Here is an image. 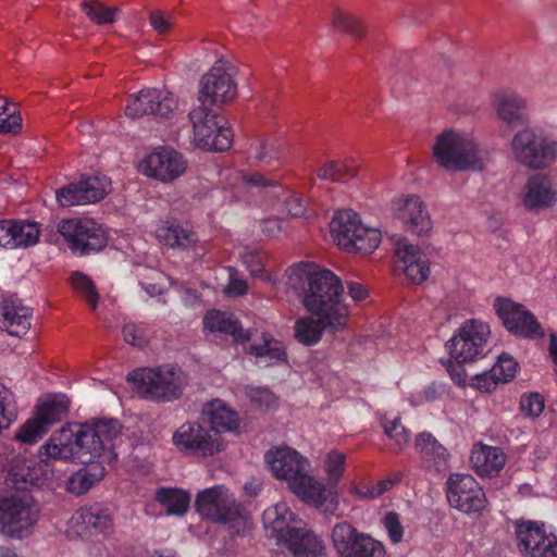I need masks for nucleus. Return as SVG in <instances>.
Listing matches in <instances>:
<instances>
[{"label": "nucleus", "instance_id": "f257e3e1", "mask_svg": "<svg viewBox=\"0 0 557 557\" xmlns=\"http://www.w3.org/2000/svg\"><path fill=\"white\" fill-rule=\"evenodd\" d=\"M121 434L116 419H91L83 424H73L53 432L38 450L39 462L33 467L10 473L9 482L17 490L28 485H44L59 480L50 468L51 461L89 462L95 458L115 461V440Z\"/></svg>", "mask_w": 557, "mask_h": 557}, {"label": "nucleus", "instance_id": "f03ea898", "mask_svg": "<svg viewBox=\"0 0 557 557\" xmlns=\"http://www.w3.org/2000/svg\"><path fill=\"white\" fill-rule=\"evenodd\" d=\"M273 475L285 481L289 491L300 500L321 508L333 496V491L324 482L309 473L310 460L288 446H276L264 456Z\"/></svg>", "mask_w": 557, "mask_h": 557}, {"label": "nucleus", "instance_id": "7ed1b4c3", "mask_svg": "<svg viewBox=\"0 0 557 557\" xmlns=\"http://www.w3.org/2000/svg\"><path fill=\"white\" fill-rule=\"evenodd\" d=\"M431 159L448 173L480 172L485 169L487 158L476 136L467 128L448 126L437 133L430 147Z\"/></svg>", "mask_w": 557, "mask_h": 557}, {"label": "nucleus", "instance_id": "20e7f679", "mask_svg": "<svg viewBox=\"0 0 557 557\" xmlns=\"http://www.w3.org/2000/svg\"><path fill=\"white\" fill-rule=\"evenodd\" d=\"M343 286L330 270L318 267L310 286L302 297L304 307L314 317H323L332 331L343 329L348 320V308L342 301Z\"/></svg>", "mask_w": 557, "mask_h": 557}, {"label": "nucleus", "instance_id": "39448f33", "mask_svg": "<svg viewBox=\"0 0 557 557\" xmlns=\"http://www.w3.org/2000/svg\"><path fill=\"white\" fill-rule=\"evenodd\" d=\"M197 512L208 520L231 524L236 533L250 529V521L243 507L225 485H214L197 494Z\"/></svg>", "mask_w": 557, "mask_h": 557}, {"label": "nucleus", "instance_id": "423d86ee", "mask_svg": "<svg viewBox=\"0 0 557 557\" xmlns=\"http://www.w3.org/2000/svg\"><path fill=\"white\" fill-rule=\"evenodd\" d=\"M237 76L238 66L232 58L218 59L199 81V106L211 108L234 101L238 95Z\"/></svg>", "mask_w": 557, "mask_h": 557}, {"label": "nucleus", "instance_id": "0eeeda50", "mask_svg": "<svg viewBox=\"0 0 557 557\" xmlns=\"http://www.w3.org/2000/svg\"><path fill=\"white\" fill-rule=\"evenodd\" d=\"M128 377L137 392L150 400L172 401L183 393V373L173 366L138 369Z\"/></svg>", "mask_w": 557, "mask_h": 557}, {"label": "nucleus", "instance_id": "6e6552de", "mask_svg": "<svg viewBox=\"0 0 557 557\" xmlns=\"http://www.w3.org/2000/svg\"><path fill=\"white\" fill-rule=\"evenodd\" d=\"M40 520V508L30 497L0 498V534L12 540L29 537Z\"/></svg>", "mask_w": 557, "mask_h": 557}, {"label": "nucleus", "instance_id": "1a4fd4ad", "mask_svg": "<svg viewBox=\"0 0 557 557\" xmlns=\"http://www.w3.org/2000/svg\"><path fill=\"white\" fill-rule=\"evenodd\" d=\"M193 125V141L203 150L224 151L233 143V133L224 119L211 108L198 106L189 112Z\"/></svg>", "mask_w": 557, "mask_h": 557}, {"label": "nucleus", "instance_id": "9d476101", "mask_svg": "<svg viewBox=\"0 0 557 557\" xmlns=\"http://www.w3.org/2000/svg\"><path fill=\"white\" fill-rule=\"evenodd\" d=\"M172 443L184 456L209 458L222 453L226 442L197 422H185L172 435Z\"/></svg>", "mask_w": 557, "mask_h": 557}, {"label": "nucleus", "instance_id": "9b49d317", "mask_svg": "<svg viewBox=\"0 0 557 557\" xmlns=\"http://www.w3.org/2000/svg\"><path fill=\"white\" fill-rule=\"evenodd\" d=\"M513 158L530 169H545L552 164L557 154V144L536 134L531 128L520 129L511 139Z\"/></svg>", "mask_w": 557, "mask_h": 557}, {"label": "nucleus", "instance_id": "f8f14e48", "mask_svg": "<svg viewBox=\"0 0 557 557\" xmlns=\"http://www.w3.org/2000/svg\"><path fill=\"white\" fill-rule=\"evenodd\" d=\"M332 545L338 557H386L385 545L351 523H336L331 532Z\"/></svg>", "mask_w": 557, "mask_h": 557}, {"label": "nucleus", "instance_id": "ddd939ff", "mask_svg": "<svg viewBox=\"0 0 557 557\" xmlns=\"http://www.w3.org/2000/svg\"><path fill=\"white\" fill-rule=\"evenodd\" d=\"M490 325L479 319L466 320L446 343V348L457 362H467L481 355L490 338Z\"/></svg>", "mask_w": 557, "mask_h": 557}, {"label": "nucleus", "instance_id": "4468645a", "mask_svg": "<svg viewBox=\"0 0 557 557\" xmlns=\"http://www.w3.org/2000/svg\"><path fill=\"white\" fill-rule=\"evenodd\" d=\"M178 99L169 90L145 88L128 96L124 112L129 119H139L145 115L169 119L178 110Z\"/></svg>", "mask_w": 557, "mask_h": 557}, {"label": "nucleus", "instance_id": "2eb2a0df", "mask_svg": "<svg viewBox=\"0 0 557 557\" xmlns=\"http://www.w3.org/2000/svg\"><path fill=\"white\" fill-rule=\"evenodd\" d=\"M58 231L71 250L78 255L99 251L107 244L102 226L90 219L62 220L58 224Z\"/></svg>", "mask_w": 557, "mask_h": 557}, {"label": "nucleus", "instance_id": "dca6fc26", "mask_svg": "<svg viewBox=\"0 0 557 557\" xmlns=\"http://www.w3.org/2000/svg\"><path fill=\"white\" fill-rule=\"evenodd\" d=\"M184 156L171 147H159L145 156L138 164V171L147 177L162 183H172L187 171Z\"/></svg>", "mask_w": 557, "mask_h": 557}, {"label": "nucleus", "instance_id": "f3484780", "mask_svg": "<svg viewBox=\"0 0 557 557\" xmlns=\"http://www.w3.org/2000/svg\"><path fill=\"white\" fill-rule=\"evenodd\" d=\"M450 507L470 515L485 509L487 499L479 482L470 474H451L446 482Z\"/></svg>", "mask_w": 557, "mask_h": 557}, {"label": "nucleus", "instance_id": "a211bd4d", "mask_svg": "<svg viewBox=\"0 0 557 557\" xmlns=\"http://www.w3.org/2000/svg\"><path fill=\"white\" fill-rule=\"evenodd\" d=\"M518 546L525 557H557V536L535 520H518L515 525Z\"/></svg>", "mask_w": 557, "mask_h": 557}, {"label": "nucleus", "instance_id": "6ab92c4d", "mask_svg": "<svg viewBox=\"0 0 557 557\" xmlns=\"http://www.w3.org/2000/svg\"><path fill=\"white\" fill-rule=\"evenodd\" d=\"M519 200L529 212L553 209L557 205V178L547 173L529 175L519 191Z\"/></svg>", "mask_w": 557, "mask_h": 557}, {"label": "nucleus", "instance_id": "aec40b11", "mask_svg": "<svg viewBox=\"0 0 557 557\" xmlns=\"http://www.w3.org/2000/svg\"><path fill=\"white\" fill-rule=\"evenodd\" d=\"M493 308L508 332L525 338L543 336L541 324L524 306L509 298L498 297L494 300Z\"/></svg>", "mask_w": 557, "mask_h": 557}, {"label": "nucleus", "instance_id": "412c9836", "mask_svg": "<svg viewBox=\"0 0 557 557\" xmlns=\"http://www.w3.org/2000/svg\"><path fill=\"white\" fill-rule=\"evenodd\" d=\"M393 212L406 230L418 236H428L433 230L431 214L419 196H399L393 201Z\"/></svg>", "mask_w": 557, "mask_h": 557}, {"label": "nucleus", "instance_id": "4be33fe9", "mask_svg": "<svg viewBox=\"0 0 557 557\" xmlns=\"http://www.w3.org/2000/svg\"><path fill=\"white\" fill-rule=\"evenodd\" d=\"M395 267L411 284H421L430 276V261L422 249L407 238L395 243Z\"/></svg>", "mask_w": 557, "mask_h": 557}, {"label": "nucleus", "instance_id": "5701e85b", "mask_svg": "<svg viewBox=\"0 0 557 557\" xmlns=\"http://www.w3.org/2000/svg\"><path fill=\"white\" fill-rule=\"evenodd\" d=\"M111 182L106 176H90L77 183H71L57 190L58 202L63 207L81 206L97 202L106 197Z\"/></svg>", "mask_w": 557, "mask_h": 557}, {"label": "nucleus", "instance_id": "b1692460", "mask_svg": "<svg viewBox=\"0 0 557 557\" xmlns=\"http://www.w3.org/2000/svg\"><path fill=\"white\" fill-rule=\"evenodd\" d=\"M491 106L499 121L508 126L524 125L530 122V101L515 89H498L491 95Z\"/></svg>", "mask_w": 557, "mask_h": 557}, {"label": "nucleus", "instance_id": "393cba45", "mask_svg": "<svg viewBox=\"0 0 557 557\" xmlns=\"http://www.w3.org/2000/svg\"><path fill=\"white\" fill-rule=\"evenodd\" d=\"M71 528L77 535H110L114 531L113 513L100 506L81 508L71 518Z\"/></svg>", "mask_w": 557, "mask_h": 557}, {"label": "nucleus", "instance_id": "a878e982", "mask_svg": "<svg viewBox=\"0 0 557 557\" xmlns=\"http://www.w3.org/2000/svg\"><path fill=\"white\" fill-rule=\"evenodd\" d=\"M40 227L28 220H0V247L27 248L38 243Z\"/></svg>", "mask_w": 557, "mask_h": 557}, {"label": "nucleus", "instance_id": "bb28decb", "mask_svg": "<svg viewBox=\"0 0 557 557\" xmlns=\"http://www.w3.org/2000/svg\"><path fill=\"white\" fill-rule=\"evenodd\" d=\"M221 177L225 186L231 189L234 197L237 199L245 198L250 189H264L281 186L277 181L257 171L246 172L228 169L221 172Z\"/></svg>", "mask_w": 557, "mask_h": 557}, {"label": "nucleus", "instance_id": "cd10ccee", "mask_svg": "<svg viewBox=\"0 0 557 557\" xmlns=\"http://www.w3.org/2000/svg\"><path fill=\"white\" fill-rule=\"evenodd\" d=\"M154 235L162 245L182 250L194 249L199 242L190 225L176 221H161L156 227Z\"/></svg>", "mask_w": 557, "mask_h": 557}, {"label": "nucleus", "instance_id": "c85d7f7f", "mask_svg": "<svg viewBox=\"0 0 557 557\" xmlns=\"http://www.w3.org/2000/svg\"><path fill=\"white\" fill-rule=\"evenodd\" d=\"M203 421L209 424L212 434L236 432L240 420L236 411L221 399H212L206 403L201 410Z\"/></svg>", "mask_w": 557, "mask_h": 557}, {"label": "nucleus", "instance_id": "c756f323", "mask_svg": "<svg viewBox=\"0 0 557 557\" xmlns=\"http://www.w3.org/2000/svg\"><path fill=\"white\" fill-rule=\"evenodd\" d=\"M262 519L264 528L270 532L269 536L276 539L278 544H283L292 531L301 529L294 525L296 517L285 503H278L265 509Z\"/></svg>", "mask_w": 557, "mask_h": 557}, {"label": "nucleus", "instance_id": "7c9ffc66", "mask_svg": "<svg viewBox=\"0 0 557 557\" xmlns=\"http://www.w3.org/2000/svg\"><path fill=\"white\" fill-rule=\"evenodd\" d=\"M249 158L257 165H280L284 158V140L275 134H262L253 139Z\"/></svg>", "mask_w": 557, "mask_h": 557}, {"label": "nucleus", "instance_id": "2f4dec72", "mask_svg": "<svg viewBox=\"0 0 557 557\" xmlns=\"http://www.w3.org/2000/svg\"><path fill=\"white\" fill-rule=\"evenodd\" d=\"M32 309L17 299H7L0 308V327L10 335L22 336L30 329Z\"/></svg>", "mask_w": 557, "mask_h": 557}, {"label": "nucleus", "instance_id": "473e14b6", "mask_svg": "<svg viewBox=\"0 0 557 557\" xmlns=\"http://www.w3.org/2000/svg\"><path fill=\"white\" fill-rule=\"evenodd\" d=\"M470 462L478 475L494 476L504 468L506 455L498 447L476 443L471 449Z\"/></svg>", "mask_w": 557, "mask_h": 557}, {"label": "nucleus", "instance_id": "72a5a7b5", "mask_svg": "<svg viewBox=\"0 0 557 557\" xmlns=\"http://www.w3.org/2000/svg\"><path fill=\"white\" fill-rule=\"evenodd\" d=\"M112 462L113 461H104L102 458H95L92 461L84 462L86 467L79 469L69 478L66 490L76 495L85 494L104 478V465Z\"/></svg>", "mask_w": 557, "mask_h": 557}, {"label": "nucleus", "instance_id": "f704fd0d", "mask_svg": "<svg viewBox=\"0 0 557 557\" xmlns=\"http://www.w3.org/2000/svg\"><path fill=\"white\" fill-rule=\"evenodd\" d=\"M358 213L350 209L338 210L330 222V232L336 245L345 250L351 245V235H355L362 226Z\"/></svg>", "mask_w": 557, "mask_h": 557}, {"label": "nucleus", "instance_id": "c9c22d12", "mask_svg": "<svg viewBox=\"0 0 557 557\" xmlns=\"http://www.w3.org/2000/svg\"><path fill=\"white\" fill-rule=\"evenodd\" d=\"M283 545L294 557H325V546L322 540L307 529L292 531Z\"/></svg>", "mask_w": 557, "mask_h": 557}, {"label": "nucleus", "instance_id": "e433bc0d", "mask_svg": "<svg viewBox=\"0 0 557 557\" xmlns=\"http://www.w3.org/2000/svg\"><path fill=\"white\" fill-rule=\"evenodd\" d=\"M347 459V454L335 448L325 451L321 458V469L327 481V483L324 484L334 493L327 502H337L335 485L338 484L345 475L348 466Z\"/></svg>", "mask_w": 557, "mask_h": 557}, {"label": "nucleus", "instance_id": "4c0bfd02", "mask_svg": "<svg viewBox=\"0 0 557 557\" xmlns=\"http://www.w3.org/2000/svg\"><path fill=\"white\" fill-rule=\"evenodd\" d=\"M205 330L212 333H221L231 335L237 342H245L249 337L243 331L239 322L232 313L219 310H210L203 318Z\"/></svg>", "mask_w": 557, "mask_h": 557}, {"label": "nucleus", "instance_id": "58836bf2", "mask_svg": "<svg viewBox=\"0 0 557 557\" xmlns=\"http://www.w3.org/2000/svg\"><path fill=\"white\" fill-rule=\"evenodd\" d=\"M70 409V400L65 395H46L38 400L35 416L50 428L64 419Z\"/></svg>", "mask_w": 557, "mask_h": 557}, {"label": "nucleus", "instance_id": "ea45409f", "mask_svg": "<svg viewBox=\"0 0 557 557\" xmlns=\"http://www.w3.org/2000/svg\"><path fill=\"white\" fill-rule=\"evenodd\" d=\"M247 352L256 358L260 367H270L285 360L286 354L283 344L270 335H263L260 343H253Z\"/></svg>", "mask_w": 557, "mask_h": 557}, {"label": "nucleus", "instance_id": "a19ab883", "mask_svg": "<svg viewBox=\"0 0 557 557\" xmlns=\"http://www.w3.org/2000/svg\"><path fill=\"white\" fill-rule=\"evenodd\" d=\"M416 447L429 468L443 471L447 468L448 453L430 433H421L416 441Z\"/></svg>", "mask_w": 557, "mask_h": 557}, {"label": "nucleus", "instance_id": "79ce46f5", "mask_svg": "<svg viewBox=\"0 0 557 557\" xmlns=\"http://www.w3.org/2000/svg\"><path fill=\"white\" fill-rule=\"evenodd\" d=\"M317 318L304 317L295 322L294 335L300 344L313 346L320 342L325 329L332 330V326L325 323L323 317Z\"/></svg>", "mask_w": 557, "mask_h": 557}, {"label": "nucleus", "instance_id": "37998d69", "mask_svg": "<svg viewBox=\"0 0 557 557\" xmlns=\"http://www.w3.org/2000/svg\"><path fill=\"white\" fill-rule=\"evenodd\" d=\"M318 264L312 262H299L289 267L284 275L285 285L287 289L294 293H302L310 286V282L313 280V275L318 269Z\"/></svg>", "mask_w": 557, "mask_h": 557}, {"label": "nucleus", "instance_id": "c03bdc74", "mask_svg": "<svg viewBox=\"0 0 557 557\" xmlns=\"http://www.w3.org/2000/svg\"><path fill=\"white\" fill-rule=\"evenodd\" d=\"M358 166L350 158L330 160L318 168L317 176L322 181L337 182L344 177H354Z\"/></svg>", "mask_w": 557, "mask_h": 557}, {"label": "nucleus", "instance_id": "a18cd8bd", "mask_svg": "<svg viewBox=\"0 0 557 557\" xmlns=\"http://www.w3.org/2000/svg\"><path fill=\"white\" fill-rule=\"evenodd\" d=\"M351 236V245L347 246L345 249V251L348 252L369 255L372 253L381 243V232L377 228L368 227L364 224Z\"/></svg>", "mask_w": 557, "mask_h": 557}, {"label": "nucleus", "instance_id": "49530a36", "mask_svg": "<svg viewBox=\"0 0 557 557\" xmlns=\"http://www.w3.org/2000/svg\"><path fill=\"white\" fill-rule=\"evenodd\" d=\"M156 498L169 515L185 513L190 503V495L178 488H160Z\"/></svg>", "mask_w": 557, "mask_h": 557}, {"label": "nucleus", "instance_id": "de8ad7c7", "mask_svg": "<svg viewBox=\"0 0 557 557\" xmlns=\"http://www.w3.org/2000/svg\"><path fill=\"white\" fill-rule=\"evenodd\" d=\"M329 22L330 26L335 30L348 33L356 37H362L364 34L362 21L342 9L335 8L331 12Z\"/></svg>", "mask_w": 557, "mask_h": 557}, {"label": "nucleus", "instance_id": "09e8293b", "mask_svg": "<svg viewBox=\"0 0 557 557\" xmlns=\"http://www.w3.org/2000/svg\"><path fill=\"white\" fill-rule=\"evenodd\" d=\"M71 284L74 292L83 298L91 310H96L99 302L92 280L83 272L76 271L71 274Z\"/></svg>", "mask_w": 557, "mask_h": 557}, {"label": "nucleus", "instance_id": "8fccbe9b", "mask_svg": "<svg viewBox=\"0 0 557 557\" xmlns=\"http://www.w3.org/2000/svg\"><path fill=\"white\" fill-rule=\"evenodd\" d=\"M82 9L88 18L97 25H107L115 22L120 9L116 7H107L97 0L85 1Z\"/></svg>", "mask_w": 557, "mask_h": 557}, {"label": "nucleus", "instance_id": "3c124183", "mask_svg": "<svg viewBox=\"0 0 557 557\" xmlns=\"http://www.w3.org/2000/svg\"><path fill=\"white\" fill-rule=\"evenodd\" d=\"M22 128V117L14 103L0 97V134L17 133Z\"/></svg>", "mask_w": 557, "mask_h": 557}, {"label": "nucleus", "instance_id": "603ef678", "mask_svg": "<svg viewBox=\"0 0 557 557\" xmlns=\"http://www.w3.org/2000/svg\"><path fill=\"white\" fill-rule=\"evenodd\" d=\"M149 25L160 36L169 35L175 25V15L171 11L154 9L148 13Z\"/></svg>", "mask_w": 557, "mask_h": 557}, {"label": "nucleus", "instance_id": "864d4df0", "mask_svg": "<svg viewBox=\"0 0 557 557\" xmlns=\"http://www.w3.org/2000/svg\"><path fill=\"white\" fill-rule=\"evenodd\" d=\"M48 429L49 428L35 416L20 428L15 434V438L21 443L34 444L48 431Z\"/></svg>", "mask_w": 557, "mask_h": 557}, {"label": "nucleus", "instance_id": "5fc2aeb1", "mask_svg": "<svg viewBox=\"0 0 557 557\" xmlns=\"http://www.w3.org/2000/svg\"><path fill=\"white\" fill-rule=\"evenodd\" d=\"M491 370L499 383H506L512 380L517 374L518 363L511 356L503 354L498 357Z\"/></svg>", "mask_w": 557, "mask_h": 557}, {"label": "nucleus", "instance_id": "6e6d98bb", "mask_svg": "<svg viewBox=\"0 0 557 557\" xmlns=\"http://www.w3.org/2000/svg\"><path fill=\"white\" fill-rule=\"evenodd\" d=\"M0 418L3 421L14 422L17 419V409L14 394L0 382Z\"/></svg>", "mask_w": 557, "mask_h": 557}, {"label": "nucleus", "instance_id": "4d7b16f0", "mask_svg": "<svg viewBox=\"0 0 557 557\" xmlns=\"http://www.w3.org/2000/svg\"><path fill=\"white\" fill-rule=\"evenodd\" d=\"M382 426L385 434L395 443L398 448H401L409 441V435L406 429L401 425L398 418L388 419L384 417L382 419Z\"/></svg>", "mask_w": 557, "mask_h": 557}, {"label": "nucleus", "instance_id": "13d9d810", "mask_svg": "<svg viewBox=\"0 0 557 557\" xmlns=\"http://www.w3.org/2000/svg\"><path fill=\"white\" fill-rule=\"evenodd\" d=\"M243 262L252 275L262 274V280L275 284V278L271 274L263 273L264 256L260 252L246 249L242 255Z\"/></svg>", "mask_w": 557, "mask_h": 557}, {"label": "nucleus", "instance_id": "bf43d9fd", "mask_svg": "<svg viewBox=\"0 0 557 557\" xmlns=\"http://www.w3.org/2000/svg\"><path fill=\"white\" fill-rule=\"evenodd\" d=\"M247 397L262 410H270L276 406L275 395L264 387H248Z\"/></svg>", "mask_w": 557, "mask_h": 557}, {"label": "nucleus", "instance_id": "052dcab7", "mask_svg": "<svg viewBox=\"0 0 557 557\" xmlns=\"http://www.w3.org/2000/svg\"><path fill=\"white\" fill-rule=\"evenodd\" d=\"M382 523L387 532L388 539L393 544H398L404 537V527L400 522L399 516L394 511H388L384 515Z\"/></svg>", "mask_w": 557, "mask_h": 557}, {"label": "nucleus", "instance_id": "680f3d73", "mask_svg": "<svg viewBox=\"0 0 557 557\" xmlns=\"http://www.w3.org/2000/svg\"><path fill=\"white\" fill-rule=\"evenodd\" d=\"M445 393V385L431 383L424 389L416 392L410 397V403L413 406H419L424 403L434 401Z\"/></svg>", "mask_w": 557, "mask_h": 557}, {"label": "nucleus", "instance_id": "e2e57ef3", "mask_svg": "<svg viewBox=\"0 0 557 557\" xmlns=\"http://www.w3.org/2000/svg\"><path fill=\"white\" fill-rule=\"evenodd\" d=\"M521 411L529 417H539L544 409V399L537 393L524 394L520 400Z\"/></svg>", "mask_w": 557, "mask_h": 557}, {"label": "nucleus", "instance_id": "0e129e2a", "mask_svg": "<svg viewBox=\"0 0 557 557\" xmlns=\"http://www.w3.org/2000/svg\"><path fill=\"white\" fill-rule=\"evenodd\" d=\"M228 272V283L224 287V293L228 297H240L247 294L248 284L247 282L240 277L237 271L230 267L227 268Z\"/></svg>", "mask_w": 557, "mask_h": 557}, {"label": "nucleus", "instance_id": "69168bd1", "mask_svg": "<svg viewBox=\"0 0 557 557\" xmlns=\"http://www.w3.org/2000/svg\"><path fill=\"white\" fill-rule=\"evenodd\" d=\"M124 341L133 346L141 347L148 342L147 330L134 323H126L122 330Z\"/></svg>", "mask_w": 557, "mask_h": 557}, {"label": "nucleus", "instance_id": "338daca9", "mask_svg": "<svg viewBox=\"0 0 557 557\" xmlns=\"http://www.w3.org/2000/svg\"><path fill=\"white\" fill-rule=\"evenodd\" d=\"M492 370L474 375L470 381V386L481 392H491L495 389L498 384Z\"/></svg>", "mask_w": 557, "mask_h": 557}, {"label": "nucleus", "instance_id": "774afa93", "mask_svg": "<svg viewBox=\"0 0 557 557\" xmlns=\"http://www.w3.org/2000/svg\"><path fill=\"white\" fill-rule=\"evenodd\" d=\"M261 230L268 237H277L283 232V223L277 218L264 219L261 223Z\"/></svg>", "mask_w": 557, "mask_h": 557}]
</instances>
